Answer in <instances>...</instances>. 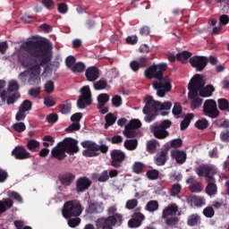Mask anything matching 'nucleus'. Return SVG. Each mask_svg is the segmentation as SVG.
Here are the masks:
<instances>
[{"mask_svg":"<svg viewBox=\"0 0 229 229\" xmlns=\"http://www.w3.org/2000/svg\"><path fill=\"white\" fill-rule=\"evenodd\" d=\"M21 47L25 52L18 54V63L28 70L21 72L18 78L21 83L28 80L30 85H38L43 65H47L53 58V45L47 39H35L26 41Z\"/></svg>","mask_w":229,"mask_h":229,"instance_id":"nucleus-1","label":"nucleus"},{"mask_svg":"<svg viewBox=\"0 0 229 229\" xmlns=\"http://www.w3.org/2000/svg\"><path fill=\"white\" fill-rule=\"evenodd\" d=\"M165 71H167V64L165 63L152 64L145 70V76L148 80H153V78L157 80L153 81L152 87L157 90L159 98H164L173 89L171 82L164 78V72Z\"/></svg>","mask_w":229,"mask_h":229,"instance_id":"nucleus-2","label":"nucleus"},{"mask_svg":"<svg viewBox=\"0 0 229 229\" xmlns=\"http://www.w3.org/2000/svg\"><path fill=\"white\" fill-rule=\"evenodd\" d=\"M205 83L203 77L197 73L193 76L188 85V98L189 99H191V106L192 110H196V108H199L201 105H203V98L198 97V90H199L201 86L205 85Z\"/></svg>","mask_w":229,"mask_h":229,"instance_id":"nucleus-3","label":"nucleus"},{"mask_svg":"<svg viewBox=\"0 0 229 229\" xmlns=\"http://www.w3.org/2000/svg\"><path fill=\"white\" fill-rule=\"evenodd\" d=\"M81 146L86 148L82 152L83 157H87L89 158L99 157V151L104 154L108 153V146L105 144L98 145L94 141L85 140L81 142Z\"/></svg>","mask_w":229,"mask_h":229,"instance_id":"nucleus-4","label":"nucleus"},{"mask_svg":"<svg viewBox=\"0 0 229 229\" xmlns=\"http://www.w3.org/2000/svg\"><path fill=\"white\" fill-rule=\"evenodd\" d=\"M145 103L143 114H151V112H159L160 110H171V106H173V103L168 101L164 103L156 101L151 96L145 98Z\"/></svg>","mask_w":229,"mask_h":229,"instance_id":"nucleus-5","label":"nucleus"},{"mask_svg":"<svg viewBox=\"0 0 229 229\" xmlns=\"http://www.w3.org/2000/svg\"><path fill=\"white\" fill-rule=\"evenodd\" d=\"M83 212V206L78 200H69L64 204L62 210L63 216L65 219H71V217H79Z\"/></svg>","mask_w":229,"mask_h":229,"instance_id":"nucleus-6","label":"nucleus"},{"mask_svg":"<svg viewBox=\"0 0 229 229\" xmlns=\"http://www.w3.org/2000/svg\"><path fill=\"white\" fill-rule=\"evenodd\" d=\"M173 125L170 120H164L161 123L156 122L150 125V131L156 139L164 140L169 137L168 128Z\"/></svg>","mask_w":229,"mask_h":229,"instance_id":"nucleus-7","label":"nucleus"},{"mask_svg":"<svg viewBox=\"0 0 229 229\" xmlns=\"http://www.w3.org/2000/svg\"><path fill=\"white\" fill-rule=\"evenodd\" d=\"M115 225H123V215L115 214L107 217H100L96 221L98 229H114Z\"/></svg>","mask_w":229,"mask_h":229,"instance_id":"nucleus-8","label":"nucleus"},{"mask_svg":"<svg viewBox=\"0 0 229 229\" xmlns=\"http://www.w3.org/2000/svg\"><path fill=\"white\" fill-rule=\"evenodd\" d=\"M202 114L209 119H217L221 115V111L217 108V102L214 99L205 100L202 106Z\"/></svg>","mask_w":229,"mask_h":229,"instance_id":"nucleus-9","label":"nucleus"},{"mask_svg":"<svg viewBox=\"0 0 229 229\" xmlns=\"http://www.w3.org/2000/svg\"><path fill=\"white\" fill-rule=\"evenodd\" d=\"M81 95L79 99L77 100V106L83 110L87 106H90L92 105V92L90 91V87L83 86L80 89Z\"/></svg>","mask_w":229,"mask_h":229,"instance_id":"nucleus-10","label":"nucleus"},{"mask_svg":"<svg viewBox=\"0 0 229 229\" xmlns=\"http://www.w3.org/2000/svg\"><path fill=\"white\" fill-rule=\"evenodd\" d=\"M142 126L140 120L132 119L125 126L123 134L126 139H135L139 135V128Z\"/></svg>","mask_w":229,"mask_h":229,"instance_id":"nucleus-11","label":"nucleus"},{"mask_svg":"<svg viewBox=\"0 0 229 229\" xmlns=\"http://www.w3.org/2000/svg\"><path fill=\"white\" fill-rule=\"evenodd\" d=\"M61 147L64 149L67 155H76L80 153V147H78V140L72 138H64L61 142Z\"/></svg>","mask_w":229,"mask_h":229,"instance_id":"nucleus-12","label":"nucleus"},{"mask_svg":"<svg viewBox=\"0 0 229 229\" xmlns=\"http://www.w3.org/2000/svg\"><path fill=\"white\" fill-rule=\"evenodd\" d=\"M110 157V164L112 167H114L115 169H120V167H123V164L126 160V153L121 149H114L111 151Z\"/></svg>","mask_w":229,"mask_h":229,"instance_id":"nucleus-13","label":"nucleus"},{"mask_svg":"<svg viewBox=\"0 0 229 229\" xmlns=\"http://www.w3.org/2000/svg\"><path fill=\"white\" fill-rule=\"evenodd\" d=\"M191 67L201 72L208 65V57L202 55H195L189 60Z\"/></svg>","mask_w":229,"mask_h":229,"instance_id":"nucleus-14","label":"nucleus"},{"mask_svg":"<svg viewBox=\"0 0 229 229\" xmlns=\"http://www.w3.org/2000/svg\"><path fill=\"white\" fill-rule=\"evenodd\" d=\"M195 173L198 176H205L206 180H209L210 178H214L215 174H217V169L214 166L203 165L196 168Z\"/></svg>","mask_w":229,"mask_h":229,"instance_id":"nucleus-15","label":"nucleus"},{"mask_svg":"<svg viewBox=\"0 0 229 229\" xmlns=\"http://www.w3.org/2000/svg\"><path fill=\"white\" fill-rule=\"evenodd\" d=\"M12 156L14 157L16 160H28V158H31V153L23 146L15 147L12 151Z\"/></svg>","mask_w":229,"mask_h":229,"instance_id":"nucleus-16","label":"nucleus"},{"mask_svg":"<svg viewBox=\"0 0 229 229\" xmlns=\"http://www.w3.org/2000/svg\"><path fill=\"white\" fill-rule=\"evenodd\" d=\"M76 192H85V191H89L90 189V185H92V181L88 177H80L77 179L76 182Z\"/></svg>","mask_w":229,"mask_h":229,"instance_id":"nucleus-17","label":"nucleus"},{"mask_svg":"<svg viewBox=\"0 0 229 229\" xmlns=\"http://www.w3.org/2000/svg\"><path fill=\"white\" fill-rule=\"evenodd\" d=\"M169 150L167 148L162 149L154 156V164L156 165H165L167 160H169Z\"/></svg>","mask_w":229,"mask_h":229,"instance_id":"nucleus-18","label":"nucleus"},{"mask_svg":"<svg viewBox=\"0 0 229 229\" xmlns=\"http://www.w3.org/2000/svg\"><path fill=\"white\" fill-rule=\"evenodd\" d=\"M105 211L103 202L89 201L86 208V214H101Z\"/></svg>","mask_w":229,"mask_h":229,"instance_id":"nucleus-19","label":"nucleus"},{"mask_svg":"<svg viewBox=\"0 0 229 229\" xmlns=\"http://www.w3.org/2000/svg\"><path fill=\"white\" fill-rule=\"evenodd\" d=\"M65 150L63 148L60 143L57 144L56 147H54L51 150V157L53 158H56V160L62 161L64 158H67V154H65Z\"/></svg>","mask_w":229,"mask_h":229,"instance_id":"nucleus-20","label":"nucleus"},{"mask_svg":"<svg viewBox=\"0 0 229 229\" xmlns=\"http://www.w3.org/2000/svg\"><path fill=\"white\" fill-rule=\"evenodd\" d=\"M172 158L175 159L176 164H185L187 162V153L183 150L174 149L171 151Z\"/></svg>","mask_w":229,"mask_h":229,"instance_id":"nucleus-21","label":"nucleus"},{"mask_svg":"<svg viewBox=\"0 0 229 229\" xmlns=\"http://www.w3.org/2000/svg\"><path fill=\"white\" fill-rule=\"evenodd\" d=\"M208 183L206 187V193L208 196H216L217 194V185L216 184V178L209 177L208 180H206Z\"/></svg>","mask_w":229,"mask_h":229,"instance_id":"nucleus-22","label":"nucleus"},{"mask_svg":"<svg viewBox=\"0 0 229 229\" xmlns=\"http://www.w3.org/2000/svg\"><path fill=\"white\" fill-rule=\"evenodd\" d=\"M214 92H216V88H214L212 84L206 87L205 85H202L198 89V94L200 96V98H210Z\"/></svg>","mask_w":229,"mask_h":229,"instance_id":"nucleus-23","label":"nucleus"},{"mask_svg":"<svg viewBox=\"0 0 229 229\" xmlns=\"http://www.w3.org/2000/svg\"><path fill=\"white\" fill-rule=\"evenodd\" d=\"M18 99H21L20 92L10 93L7 91V94H4V99H1V100H2V103H6V105L10 106V105H15Z\"/></svg>","mask_w":229,"mask_h":229,"instance_id":"nucleus-24","label":"nucleus"},{"mask_svg":"<svg viewBox=\"0 0 229 229\" xmlns=\"http://www.w3.org/2000/svg\"><path fill=\"white\" fill-rule=\"evenodd\" d=\"M85 76L88 81H96L99 78V69L95 66H90L86 69Z\"/></svg>","mask_w":229,"mask_h":229,"instance_id":"nucleus-25","label":"nucleus"},{"mask_svg":"<svg viewBox=\"0 0 229 229\" xmlns=\"http://www.w3.org/2000/svg\"><path fill=\"white\" fill-rule=\"evenodd\" d=\"M178 213V205L172 203L163 209L162 217L167 219L169 216H176Z\"/></svg>","mask_w":229,"mask_h":229,"instance_id":"nucleus-26","label":"nucleus"},{"mask_svg":"<svg viewBox=\"0 0 229 229\" xmlns=\"http://www.w3.org/2000/svg\"><path fill=\"white\" fill-rule=\"evenodd\" d=\"M59 180L62 183V185H65L66 187H69L76 180V175L72 173H65L63 174L61 176H59Z\"/></svg>","mask_w":229,"mask_h":229,"instance_id":"nucleus-27","label":"nucleus"},{"mask_svg":"<svg viewBox=\"0 0 229 229\" xmlns=\"http://www.w3.org/2000/svg\"><path fill=\"white\" fill-rule=\"evenodd\" d=\"M187 203L195 205V207H203L205 205V199L203 197L190 195L186 198Z\"/></svg>","mask_w":229,"mask_h":229,"instance_id":"nucleus-28","label":"nucleus"},{"mask_svg":"<svg viewBox=\"0 0 229 229\" xmlns=\"http://www.w3.org/2000/svg\"><path fill=\"white\" fill-rule=\"evenodd\" d=\"M13 207V200L12 199H4L0 200V216L4 214L6 210H10Z\"/></svg>","mask_w":229,"mask_h":229,"instance_id":"nucleus-29","label":"nucleus"},{"mask_svg":"<svg viewBox=\"0 0 229 229\" xmlns=\"http://www.w3.org/2000/svg\"><path fill=\"white\" fill-rule=\"evenodd\" d=\"M160 148V143L157 140H149L147 141V151L150 155H155L157 148Z\"/></svg>","mask_w":229,"mask_h":229,"instance_id":"nucleus-30","label":"nucleus"},{"mask_svg":"<svg viewBox=\"0 0 229 229\" xmlns=\"http://www.w3.org/2000/svg\"><path fill=\"white\" fill-rule=\"evenodd\" d=\"M110 101V96L106 93H101L98 96V108H103Z\"/></svg>","mask_w":229,"mask_h":229,"instance_id":"nucleus-31","label":"nucleus"},{"mask_svg":"<svg viewBox=\"0 0 229 229\" xmlns=\"http://www.w3.org/2000/svg\"><path fill=\"white\" fill-rule=\"evenodd\" d=\"M201 223V217L198 214H193L188 216L187 225L188 226H197Z\"/></svg>","mask_w":229,"mask_h":229,"instance_id":"nucleus-32","label":"nucleus"},{"mask_svg":"<svg viewBox=\"0 0 229 229\" xmlns=\"http://www.w3.org/2000/svg\"><path fill=\"white\" fill-rule=\"evenodd\" d=\"M72 108V104L71 103L70 100H65L64 102V104H61L59 106V110L60 112L64 114L67 115V114H71V110Z\"/></svg>","mask_w":229,"mask_h":229,"instance_id":"nucleus-33","label":"nucleus"},{"mask_svg":"<svg viewBox=\"0 0 229 229\" xmlns=\"http://www.w3.org/2000/svg\"><path fill=\"white\" fill-rule=\"evenodd\" d=\"M218 110L221 112H228L229 114V101L226 98H218L217 99V106Z\"/></svg>","mask_w":229,"mask_h":229,"instance_id":"nucleus-34","label":"nucleus"},{"mask_svg":"<svg viewBox=\"0 0 229 229\" xmlns=\"http://www.w3.org/2000/svg\"><path fill=\"white\" fill-rule=\"evenodd\" d=\"M194 119V114L191 113L184 116L183 121L181 123V131H183L189 128V124H191V121Z\"/></svg>","mask_w":229,"mask_h":229,"instance_id":"nucleus-35","label":"nucleus"},{"mask_svg":"<svg viewBox=\"0 0 229 229\" xmlns=\"http://www.w3.org/2000/svg\"><path fill=\"white\" fill-rule=\"evenodd\" d=\"M123 146L125 149H128L129 151H133L137 149V146H139V140H137L136 139L126 140L123 143Z\"/></svg>","mask_w":229,"mask_h":229,"instance_id":"nucleus-36","label":"nucleus"},{"mask_svg":"<svg viewBox=\"0 0 229 229\" xmlns=\"http://www.w3.org/2000/svg\"><path fill=\"white\" fill-rule=\"evenodd\" d=\"M105 121H106L105 129L108 130L110 126H114V124H115V121H117V118H115V115H114V114L109 113L106 115Z\"/></svg>","mask_w":229,"mask_h":229,"instance_id":"nucleus-37","label":"nucleus"},{"mask_svg":"<svg viewBox=\"0 0 229 229\" xmlns=\"http://www.w3.org/2000/svg\"><path fill=\"white\" fill-rule=\"evenodd\" d=\"M38 148H40V142L37 140H30L27 142V148L29 149V151H31L32 153H36Z\"/></svg>","mask_w":229,"mask_h":229,"instance_id":"nucleus-38","label":"nucleus"},{"mask_svg":"<svg viewBox=\"0 0 229 229\" xmlns=\"http://www.w3.org/2000/svg\"><path fill=\"white\" fill-rule=\"evenodd\" d=\"M158 207L159 205L157 200H149L145 207V210L148 212H157V210H158Z\"/></svg>","mask_w":229,"mask_h":229,"instance_id":"nucleus-39","label":"nucleus"},{"mask_svg":"<svg viewBox=\"0 0 229 229\" xmlns=\"http://www.w3.org/2000/svg\"><path fill=\"white\" fill-rule=\"evenodd\" d=\"M195 128L198 130H207L208 128V120L202 118L195 123Z\"/></svg>","mask_w":229,"mask_h":229,"instance_id":"nucleus-40","label":"nucleus"},{"mask_svg":"<svg viewBox=\"0 0 229 229\" xmlns=\"http://www.w3.org/2000/svg\"><path fill=\"white\" fill-rule=\"evenodd\" d=\"M19 89H20L19 82H17V81H11L8 83V89L6 92H9V93L18 92L17 90H19Z\"/></svg>","mask_w":229,"mask_h":229,"instance_id":"nucleus-41","label":"nucleus"},{"mask_svg":"<svg viewBox=\"0 0 229 229\" xmlns=\"http://www.w3.org/2000/svg\"><path fill=\"white\" fill-rule=\"evenodd\" d=\"M192 56V54L189 51H182V53L177 54L176 59L179 60V62H185L189 60Z\"/></svg>","mask_w":229,"mask_h":229,"instance_id":"nucleus-42","label":"nucleus"},{"mask_svg":"<svg viewBox=\"0 0 229 229\" xmlns=\"http://www.w3.org/2000/svg\"><path fill=\"white\" fill-rule=\"evenodd\" d=\"M85 64L81 63V62H79V63H76L72 67V72H74L75 74L76 73H81L85 71Z\"/></svg>","mask_w":229,"mask_h":229,"instance_id":"nucleus-43","label":"nucleus"},{"mask_svg":"<svg viewBox=\"0 0 229 229\" xmlns=\"http://www.w3.org/2000/svg\"><path fill=\"white\" fill-rule=\"evenodd\" d=\"M182 192V185L180 183H174L172 185V188L170 189V196H178Z\"/></svg>","mask_w":229,"mask_h":229,"instance_id":"nucleus-44","label":"nucleus"},{"mask_svg":"<svg viewBox=\"0 0 229 229\" xmlns=\"http://www.w3.org/2000/svg\"><path fill=\"white\" fill-rule=\"evenodd\" d=\"M32 106H33V103H31L30 100L26 99V100H24V101L21 104L19 109H20V110H22L23 112H30V110H31V107H32Z\"/></svg>","mask_w":229,"mask_h":229,"instance_id":"nucleus-45","label":"nucleus"},{"mask_svg":"<svg viewBox=\"0 0 229 229\" xmlns=\"http://www.w3.org/2000/svg\"><path fill=\"white\" fill-rule=\"evenodd\" d=\"M189 191H191V192H201V191H203V183L197 182L192 185L189 186Z\"/></svg>","mask_w":229,"mask_h":229,"instance_id":"nucleus-46","label":"nucleus"},{"mask_svg":"<svg viewBox=\"0 0 229 229\" xmlns=\"http://www.w3.org/2000/svg\"><path fill=\"white\" fill-rule=\"evenodd\" d=\"M106 140L111 142V144H123V140H124V139L121 135H114L113 137L106 138Z\"/></svg>","mask_w":229,"mask_h":229,"instance_id":"nucleus-47","label":"nucleus"},{"mask_svg":"<svg viewBox=\"0 0 229 229\" xmlns=\"http://www.w3.org/2000/svg\"><path fill=\"white\" fill-rule=\"evenodd\" d=\"M108 85V82L105 80H100L94 83V89L95 90H105Z\"/></svg>","mask_w":229,"mask_h":229,"instance_id":"nucleus-48","label":"nucleus"},{"mask_svg":"<svg viewBox=\"0 0 229 229\" xmlns=\"http://www.w3.org/2000/svg\"><path fill=\"white\" fill-rule=\"evenodd\" d=\"M182 107L181 103H175L173 109L172 114H174V117H180L182 115Z\"/></svg>","mask_w":229,"mask_h":229,"instance_id":"nucleus-49","label":"nucleus"},{"mask_svg":"<svg viewBox=\"0 0 229 229\" xmlns=\"http://www.w3.org/2000/svg\"><path fill=\"white\" fill-rule=\"evenodd\" d=\"M159 174L160 172H158V170L152 169L147 171V177L148 180H158Z\"/></svg>","mask_w":229,"mask_h":229,"instance_id":"nucleus-50","label":"nucleus"},{"mask_svg":"<svg viewBox=\"0 0 229 229\" xmlns=\"http://www.w3.org/2000/svg\"><path fill=\"white\" fill-rule=\"evenodd\" d=\"M144 164L140 163V162H135L133 166H132V170L136 174H140V173H142V171H144Z\"/></svg>","mask_w":229,"mask_h":229,"instance_id":"nucleus-51","label":"nucleus"},{"mask_svg":"<svg viewBox=\"0 0 229 229\" xmlns=\"http://www.w3.org/2000/svg\"><path fill=\"white\" fill-rule=\"evenodd\" d=\"M137 205H139V200H137V199H129L125 204V208L133 210V208H136Z\"/></svg>","mask_w":229,"mask_h":229,"instance_id":"nucleus-52","label":"nucleus"},{"mask_svg":"<svg viewBox=\"0 0 229 229\" xmlns=\"http://www.w3.org/2000/svg\"><path fill=\"white\" fill-rule=\"evenodd\" d=\"M14 131L18 133H22V131H26V124L24 123H16L13 125Z\"/></svg>","mask_w":229,"mask_h":229,"instance_id":"nucleus-53","label":"nucleus"},{"mask_svg":"<svg viewBox=\"0 0 229 229\" xmlns=\"http://www.w3.org/2000/svg\"><path fill=\"white\" fill-rule=\"evenodd\" d=\"M112 105L113 106H115L116 108H119L123 105V98L119 95H115L112 98Z\"/></svg>","mask_w":229,"mask_h":229,"instance_id":"nucleus-54","label":"nucleus"},{"mask_svg":"<svg viewBox=\"0 0 229 229\" xmlns=\"http://www.w3.org/2000/svg\"><path fill=\"white\" fill-rule=\"evenodd\" d=\"M171 148L174 149H178V148H182L183 146V140L182 139H174L170 141Z\"/></svg>","mask_w":229,"mask_h":229,"instance_id":"nucleus-55","label":"nucleus"},{"mask_svg":"<svg viewBox=\"0 0 229 229\" xmlns=\"http://www.w3.org/2000/svg\"><path fill=\"white\" fill-rule=\"evenodd\" d=\"M65 64L68 69H72V67H74L76 64V57H74L73 55L66 57Z\"/></svg>","mask_w":229,"mask_h":229,"instance_id":"nucleus-56","label":"nucleus"},{"mask_svg":"<svg viewBox=\"0 0 229 229\" xmlns=\"http://www.w3.org/2000/svg\"><path fill=\"white\" fill-rule=\"evenodd\" d=\"M45 90L47 94H52V92H55V82L53 81H48L45 84Z\"/></svg>","mask_w":229,"mask_h":229,"instance_id":"nucleus-57","label":"nucleus"},{"mask_svg":"<svg viewBox=\"0 0 229 229\" xmlns=\"http://www.w3.org/2000/svg\"><path fill=\"white\" fill-rule=\"evenodd\" d=\"M6 87V81L0 80V98L4 100V94H8V91L4 89Z\"/></svg>","mask_w":229,"mask_h":229,"instance_id":"nucleus-58","label":"nucleus"},{"mask_svg":"<svg viewBox=\"0 0 229 229\" xmlns=\"http://www.w3.org/2000/svg\"><path fill=\"white\" fill-rule=\"evenodd\" d=\"M108 180H109L108 170L103 171L98 178V181L100 182L101 183H105V182H108Z\"/></svg>","mask_w":229,"mask_h":229,"instance_id":"nucleus-59","label":"nucleus"},{"mask_svg":"<svg viewBox=\"0 0 229 229\" xmlns=\"http://www.w3.org/2000/svg\"><path fill=\"white\" fill-rule=\"evenodd\" d=\"M81 128V125H80V123H73L65 129V131L72 133V131H78Z\"/></svg>","mask_w":229,"mask_h":229,"instance_id":"nucleus-60","label":"nucleus"},{"mask_svg":"<svg viewBox=\"0 0 229 229\" xmlns=\"http://www.w3.org/2000/svg\"><path fill=\"white\" fill-rule=\"evenodd\" d=\"M214 214H216V211H214V208L212 207H208L203 210V215L206 217H208V218L214 217Z\"/></svg>","mask_w":229,"mask_h":229,"instance_id":"nucleus-61","label":"nucleus"},{"mask_svg":"<svg viewBox=\"0 0 229 229\" xmlns=\"http://www.w3.org/2000/svg\"><path fill=\"white\" fill-rule=\"evenodd\" d=\"M41 4L47 10H53V8H55V1L53 0H42Z\"/></svg>","mask_w":229,"mask_h":229,"instance_id":"nucleus-62","label":"nucleus"},{"mask_svg":"<svg viewBox=\"0 0 229 229\" xmlns=\"http://www.w3.org/2000/svg\"><path fill=\"white\" fill-rule=\"evenodd\" d=\"M68 11L69 7H67V4L60 3L57 4V12H59V13L65 14Z\"/></svg>","mask_w":229,"mask_h":229,"instance_id":"nucleus-63","label":"nucleus"},{"mask_svg":"<svg viewBox=\"0 0 229 229\" xmlns=\"http://www.w3.org/2000/svg\"><path fill=\"white\" fill-rule=\"evenodd\" d=\"M47 121L52 124H55V123L58 122V114L56 113L49 114L47 116Z\"/></svg>","mask_w":229,"mask_h":229,"instance_id":"nucleus-64","label":"nucleus"}]
</instances>
